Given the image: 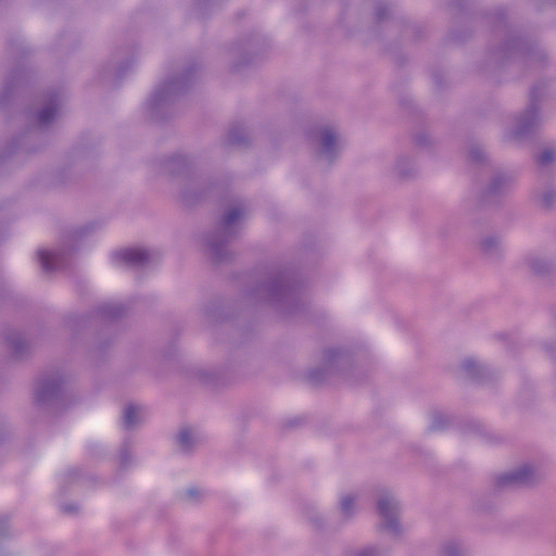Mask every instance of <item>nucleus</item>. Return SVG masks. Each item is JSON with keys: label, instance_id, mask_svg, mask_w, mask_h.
<instances>
[{"label": "nucleus", "instance_id": "nucleus-11", "mask_svg": "<svg viewBox=\"0 0 556 556\" xmlns=\"http://www.w3.org/2000/svg\"><path fill=\"white\" fill-rule=\"evenodd\" d=\"M350 556H383V553L376 546H369L358 549L351 554Z\"/></svg>", "mask_w": 556, "mask_h": 556}, {"label": "nucleus", "instance_id": "nucleus-20", "mask_svg": "<svg viewBox=\"0 0 556 556\" xmlns=\"http://www.w3.org/2000/svg\"><path fill=\"white\" fill-rule=\"evenodd\" d=\"M492 189H493L494 191H496V190H497V187H496V185H495V184H493V185H492Z\"/></svg>", "mask_w": 556, "mask_h": 556}, {"label": "nucleus", "instance_id": "nucleus-16", "mask_svg": "<svg viewBox=\"0 0 556 556\" xmlns=\"http://www.w3.org/2000/svg\"><path fill=\"white\" fill-rule=\"evenodd\" d=\"M444 420V417L440 414H435L433 416V420L431 422V429L437 430L440 428L441 422Z\"/></svg>", "mask_w": 556, "mask_h": 556}, {"label": "nucleus", "instance_id": "nucleus-18", "mask_svg": "<svg viewBox=\"0 0 556 556\" xmlns=\"http://www.w3.org/2000/svg\"><path fill=\"white\" fill-rule=\"evenodd\" d=\"M186 495L190 498V500H194L197 496H200V492L198 490H194V489H190L187 491Z\"/></svg>", "mask_w": 556, "mask_h": 556}, {"label": "nucleus", "instance_id": "nucleus-13", "mask_svg": "<svg viewBox=\"0 0 556 556\" xmlns=\"http://www.w3.org/2000/svg\"><path fill=\"white\" fill-rule=\"evenodd\" d=\"M56 113V110L55 109H46V110H42L40 113H39V121L40 123L42 124H46L48 122H50L52 119V117L55 115Z\"/></svg>", "mask_w": 556, "mask_h": 556}, {"label": "nucleus", "instance_id": "nucleus-4", "mask_svg": "<svg viewBox=\"0 0 556 556\" xmlns=\"http://www.w3.org/2000/svg\"><path fill=\"white\" fill-rule=\"evenodd\" d=\"M146 418L144 409L135 404H129L123 413V424L126 428H132L142 422Z\"/></svg>", "mask_w": 556, "mask_h": 556}, {"label": "nucleus", "instance_id": "nucleus-12", "mask_svg": "<svg viewBox=\"0 0 556 556\" xmlns=\"http://www.w3.org/2000/svg\"><path fill=\"white\" fill-rule=\"evenodd\" d=\"M481 249L484 253H489L492 251L493 248L497 245V240L491 237L484 238L481 241Z\"/></svg>", "mask_w": 556, "mask_h": 556}, {"label": "nucleus", "instance_id": "nucleus-1", "mask_svg": "<svg viewBox=\"0 0 556 556\" xmlns=\"http://www.w3.org/2000/svg\"><path fill=\"white\" fill-rule=\"evenodd\" d=\"M379 528L388 535L396 536L403 531L399 520L400 506L396 498L390 493H382L377 501Z\"/></svg>", "mask_w": 556, "mask_h": 556}, {"label": "nucleus", "instance_id": "nucleus-10", "mask_svg": "<svg viewBox=\"0 0 556 556\" xmlns=\"http://www.w3.org/2000/svg\"><path fill=\"white\" fill-rule=\"evenodd\" d=\"M442 556H466L465 549L457 543H447L442 547Z\"/></svg>", "mask_w": 556, "mask_h": 556}, {"label": "nucleus", "instance_id": "nucleus-8", "mask_svg": "<svg viewBox=\"0 0 556 556\" xmlns=\"http://www.w3.org/2000/svg\"><path fill=\"white\" fill-rule=\"evenodd\" d=\"M356 508V495L345 493L340 498V510L344 516H350Z\"/></svg>", "mask_w": 556, "mask_h": 556}, {"label": "nucleus", "instance_id": "nucleus-17", "mask_svg": "<svg viewBox=\"0 0 556 556\" xmlns=\"http://www.w3.org/2000/svg\"><path fill=\"white\" fill-rule=\"evenodd\" d=\"M552 160H554V154L552 151H545L542 153V155H541L542 163H548Z\"/></svg>", "mask_w": 556, "mask_h": 556}, {"label": "nucleus", "instance_id": "nucleus-7", "mask_svg": "<svg viewBox=\"0 0 556 556\" xmlns=\"http://www.w3.org/2000/svg\"><path fill=\"white\" fill-rule=\"evenodd\" d=\"M535 476V471L531 466L525 465L511 471L506 479L509 482L527 483L530 482Z\"/></svg>", "mask_w": 556, "mask_h": 556}, {"label": "nucleus", "instance_id": "nucleus-15", "mask_svg": "<svg viewBox=\"0 0 556 556\" xmlns=\"http://www.w3.org/2000/svg\"><path fill=\"white\" fill-rule=\"evenodd\" d=\"M242 215L240 210H232L225 216V223L227 225L232 224L235 220H237Z\"/></svg>", "mask_w": 556, "mask_h": 556}, {"label": "nucleus", "instance_id": "nucleus-19", "mask_svg": "<svg viewBox=\"0 0 556 556\" xmlns=\"http://www.w3.org/2000/svg\"><path fill=\"white\" fill-rule=\"evenodd\" d=\"M333 355V352H327L326 353V358L330 361V358L332 357Z\"/></svg>", "mask_w": 556, "mask_h": 556}, {"label": "nucleus", "instance_id": "nucleus-6", "mask_svg": "<svg viewBox=\"0 0 556 556\" xmlns=\"http://www.w3.org/2000/svg\"><path fill=\"white\" fill-rule=\"evenodd\" d=\"M38 258L45 270H52L62 265L63 255L61 252L40 250L38 251Z\"/></svg>", "mask_w": 556, "mask_h": 556}, {"label": "nucleus", "instance_id": "nucleus-2", "mask_svg": "<svg viewBox=\"0 0 556 556\" xmlns=\"http://www.w3.org/2000/svg\"><path fill=\"white\" fill-rule=\"evenodd\" d=\"M316 154L319 161L330 163L337 156L341 148L340 138L331 128H323L316 135Z\"/></svg>", "mask_w": 556, "mask_h": 556}, {"label": "nucleus", "instance_id": "nucleus-5", "mask_svg": "<svg viewBox=\"0 0 556 556\" xmlns=\"http://www.w3.org/2000/svg\"><path fill=\"white\" fill-rule=\"evenodd\" d=\"M117 257L129 265H142L149 260V254L142 249H127L118 252Z\"/></svg>", "mask_w": 556, "mask_h": 556}, {"label": "nucleus", "instance_id": "nucleus-3", "mask_svg": "<svg viewBox=\"0 0 556 556\" xmlns=\"http://www.w3.org/2000/svg\"><path fill=\"white\" fill-rule=\"evenodd\" d=\"M418 172V165L409 155L397 156L391 167V175L399 180L414 177Z\"/></svg>", "mask_w": 556, "mask_h": 556}, {"label": "nucleus", "instance_id": "nucleus-9", "mask_svg": "<svg viewBox=\"0 0 556 556\" xmlns=\"http://www.w3.org/2000/svg\"><path fill=\"white\" fill-rule=\"evenodd\" d=\"M197 443L195 435L188 429H184L178 434V444L185 451L190 450Z\"/></svg>", "mask_w": 556, "mask_h": 556}, {"label": "nucleus", "instance_id": "nucleus-14", "mask_svg": "<svg viewBox=\"0 0 556 556\" xmlns=\"http://www.w3.org/2000/svg\"><path fill=\"white\" fill-rule=\"evenodd\" d=\"M527 263H528L529 267L535 273H539L543 269V267L541 266L542 261L536 256L528 257Z\"/></svg>", "mask_w": 556, "mask_h": 556}]
</instances>
